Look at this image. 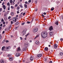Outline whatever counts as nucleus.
<instances>
[{
  "label": "nucleus",
  "mask_w": 63,
  "mask_h": 63,
  "mask_svg": "<svg viewBox=\"0 0 63 63\" xmlns=\"http://www.w3.org/2000/svg\"><path fill=\"white\" fill-rule=\"evenodd\" d=\"M41 35L43 38H45L47 36V32H42L41 33Z\"/></svg>",
  "instance_id": "1"
},
{
  "label": "nucleus",
  "mask_w": 63,
  "mask_h": 63,
  "mask_svg": "<svg viewBox=\"0 0 63 63\" xmlns=\"http://www.w3.org/2000/svg\"><path fill=\"white\" fill-rule=\"evenodd\" d=\"M38 30V28H36L33 29V32L34 33H36V32H37Z\"/></svg>",
  "instance_id": "2"
},
{
  "label": "nucleus",
  "mask_w": 63,
  "mask_h": 63,
  "mask_svg": "<svg viewBox=\"0 0 63 63\" xmlns=\"http://www.w3.org/2000/svg\"><path fill=\"white\" fill-rule=\"evenodd\" d=\"M10 49H11V47H7L5 48V51H8V50Z\"/></svg>",
  "instance_id": "3"
},
{
  "label": "nucleus",
  "mask_w": 63,
  "mask_h": 63,
  "mask_svg": "<svg viewBox=\"0 0 63 63\" xmlns=\"http://www.w3.org/2000/svg\"><path fill=\"white\" fill-rule=\"evenodd\" d=\"M10 49H11V47H7L5 48V51H8V50Z\"/></svg>",
  "instance_id": "4"
},
{
  "label": "nucleus",
  "mask_w": 63,
  "mask_h": 63,
  "mask_svg": "<svg viewBox=\"0 0 63 63\" xmlns=\"http://www.w3.org/2000/svg\"><path fill=\"white\" fill-rule=\"evenodd\" d=\"M25 32H26V31L24 30L22 32V33L23 34V36L25 34Z\"/></svg>",
  "instance_id": "5"
},
{
  "label": "nucleus",
  "mask_w": 63,
  "mask_h": 63,
  "mask_svg": "<svg viewBox=\"0 0 63 63\" xmlns=\"http://www.w3.org/2000/svg\"><path fill=\"white\" fill-rule=\"evenodd\" d=\"M34 57L33 56H31L30 58V60L31 61H33L34 60Z\"/></svg>",
  "instance_id": "6"
},
{
  "label": "nucleus",
  "mask_w": 63,
  "mask_h": 63,
  "mask_svg": "<svg viewBox=\"0 0 63 63\" xmlns=\"http://www.w3.org/2000/svg\"><path fill=\"white\" fill-rule=\"evenodd\" d=\"M20 55V54L19 53H17L16 54V56L17 57H18V56H19Z\"/></svg>",
  "instance_id": "7"
},
{
  "label": "nucleus",
  "mask_w": 63,
  "mask_h": 63,
  "mask_svg": "<svg viewBox=\"0 0 63 63\" xmlns=\"http://www.w3.org/2000/svg\"><path fill=\"white\" fill-rule=\"evenodd\" d=\"M16 19H17V17H15L14 18L13 20V21H15V22H16L17 20Z\"/></svg>",
  "instance_id": "8"
},
{
  "label": "nucleus",
  "mask_w": 63,
  "mask_h": 63,
  "mask_svg": "<svg viewBox=\"0 0 63 63\" xmlns=\"http://www.w3.org/2000/svg\"><path fill=\"white\" fill-rule=\"evenodd\" d=\"M49 30H50V31H51V30H53V27H52V26H51L50 27Z\"/></svg>",
  "instance_id": "9"
},
{
  "label": "nucleus",
  "mask_w": 63,
  "mask_h": 63,
  "mask_svg": "<svg viewBox=\"0 0 63 63\" xmlns=\"http://www.w3.org/2000/svg\"><path fill=\"white\" fill-rule=\"evenodd\" d=\"M39 43H40V42H39V41H35V43L36 44V45H39Z\"/></svg>",
  "instance_id": "10"
},
{
  "label": "nucleus",
  "mask_w": 63,
  "mask_h": 63,
  "mask_svg": "<svg viewBox=\"0 0 63 63\" xmlns=\"http://www.w3.org/2000/svg\"><path fill=\"white\" fill-rule=\"evenodd\" d=\"M42 55L41 54H39L37 55V56L38 57H41Z\"/></svg>",
  "instance_id": "11"
},
{
  "label": "nucleus",
  "mask_w": 63,
  "mask_h": 63,
  "mask_svg": "<svg viewBox=\"0 0 63 63\" xmlns=\"http://www.w3.org/2000/svg\"><path fill=\"white\" fill-rule=\"evenodd\" d=\"M20 4L19 5V6L20 8H23V6H22V3H20Z\"/></svg>",
  "instance_id": "12"
},
{
  "label": "nucleus",
  "mask_w": 63,
  "mask_h": 63,
  "mask_svg": "<svg viewBox=\"0 0 63 63\" xmlns=\"http://www.w3.org/2000/svg\"><path fill=\"white\" fill-rule=\"evenodd\" d=\"M55 23L56 25H58V21H56V23Z\"/></svg>",
  "instance_id": "13"
},
{
  "label": "nucleus",
  "mask_w": 63,
  "mask_h": 63,
  "mask_svg": "<svg viewBox=\"0 0 63 63\" xmlns=\"http://www.w3.org/2000/svg\"><path fill=\"white\" fill-rule=\"evenodd\" d=\"M28 44H26V43H25L24 44V47H28Z\"/></svg>",
  "instance_id": "14"
},
{
  "label": "nucleus",
  "mask_w": 63,
  "mask_h": 63,
  "mask_svg": "<svg viewBox=\"0 0 63 63\" xmlns=\"http://www.w3.org/2000/svg\"><path fill=\"white\" fill-rule=\"evenodd\" d=\"M54 47L55 48H56L57 47V45L56 44H55L54 46Z\"/></svg>",
  "instance_id": "15"
},
{
  "label": "nucleus",
  "mask_w": 63,
  "mask_h": 63,
  "mask_svg": "<svg viewBox=\"0 0 63 63\" xmlns=\"http://www.w3.org/2000/svg\"><path fill=\"white\" fill-rule=\"evenodd\" d=\"M20 47H18L17 49V51H20Z\"/></svg>",
  "instance_id": "16"
},
{
  "label": "nucleus",
  "mask_w": 63,
  "mask_h": 63,
  "mask_svg": "<svg viewBox=\"0 0 63 63\" xmlns=\"http://www.w3.org/2000/svg\"><path fill=\"white\" fill-rule=\"evenodd\" d=\"M6 6H5L4 5H3V9L4 10H5L6 9Z\"/></svg>",
  "instance_id": "17"
},
{
  "label": "nucleus",
  "mask_w": 63,
  "mask_h": 63,
  "mask_svg": "<svg viewBox=\"0 0 63 63\" xmlns=\"http://www.w3.org/2000/svg\"><path fill=\"white\" fill-rule=\"evenodd\" d=\"M19 9H20V7L19 6H18L16 8V10H18V11H19Z\"/></svg>",
  "instance_id": "18"
},
{
  "label": "nucleus",
  "mask_w": 63,
  "mask_h": 63,
  "mask_svg": "<svg viewBox=\"0 0 63 63\" xmlns=\"http://www.w3.org/2000/svg\"><path fill=\"white\" fill-rule=\"evenodd\" d=\"M28 35H29V34L28 33L27 34V35H26L25 36L26 37H25V40H26V38L27 36H28Z\"/></svg>",
  "instance_id": "19"
},
{
  "label": "nucleus",
  "mask_w": 63,
  "mask_h": 63,
  "mask_svg": "<svg viewBox=\"0 0 63 63\" xmlns=\"http://www.w3.org/2000/svg\"><path fill=\"white\" fill-rule=\"evenodd\" d=\"M1 63H4V61L3 60H1L0 61Z\"/></svg>",
  "instance_id": "20"
},
{
  "label": "nucleus",
  "mask_w": 63,
  "mask_h": 63,
  "mask_svg": "<svg viewBox=\"0 0 63 63\" xmlns=\"http://www.w3.org/2000/svg\"><path fill=\"white\" fill-rule=\"evenodd\" d=\"M45 50L46 51H47V50H48V48L47 47H46L45 48Z\"/></svg>",
  "instance_id": "21"
},
{
  "label": "nucleus",
  "mask_w": 63,
  "mask_h": 63,
  "mask_svg": "<svg viewBox=\"0 0 63 63\" xmlns=\"http://www.w3.org/2000/svg\"><path fill=\"white\" fill-rule=\"evenodd\" d=\"M26 50V48H23V51H25V50Z\"/></svg>",
  "instance_id": "22"
},
{
  "label": "nucleus",
  "mask_w": 63,
  "mask_h": 63,
  "mask_svg": "<svg viewBox=\"0 0 63 63\" xmlns=\"http://www.w3.org/2000/svg\"><path fill=\"white\" fill-rule=\"evenodd\" d=\"M9 59L10 61H12V57H9Z\"/></svg>",
  "instance_id": "23"
},
{
  "label": "nucleus",
  "mask_w": 63,
  "mask_h": 63,
  "mask_svg": "<svg viewBox=\"0 0 63 63\" xmlns=\"http://www.w3.org/2000/svg\"><path fill=\"white\" fill-rule=\"evenodd\" d=\"M52 33H53V32H51L50 33V36H52Z\"/></svg>",
  "instance_id": "24"
},
{
  "label": "nucleus",
  "mask_w": 63,
  "mask_h": 63,
  "mask_svg": "<svg viewBox=\"0 0 63 63\" xmlns=\"http://www.w3.org/2000/svg\"><path fill=\"white\" fill-rule=\"evenodd\" d=\"M39 37V35H37L34 38V39H36V38L37 37Z\"/></svg>",
  "instance_id": "25"
},
{
  "label": "nucleus",
  "mask_w": 63,
  "mask_h": 63,
  "mask_svg": "<svg viewBox=\"0 0 63 63\" xmlns=\"http://www.w3.org/2000/svg\"><path fill=\"white\" fill-rule=\"evenodd\" d=\"M19 22L18 21H17L16 23V25H18L19 24Z\"/></svg>",
  "instance_id": "26"
},
{
  "label": "nucleus",
  "mask_w": 63,
  "mask_h": 63,
  "mask_svg": "<svg viewBox=\"0 0 63 63\" xmlns=\"http://www.w3.org/2000/svg\"><path fill=\"white\" fill-rule=\"evenodd\" d=\"M63 53H62V52H61L60 53V55H63Z\"/></svg>",
  "instance_id": "27"
},
{
  "label": "nucleus",
  "mask_w": 63,
  "mask_h": 63,
  "mask_svg": "<svg viewBox=\"0 0 63 63\" xmlns=\"http://www.w3.org/2000/svg\"><path fill=\"white\" fill-rule=\"evenodd\" d=\"M54 10V8L53 7H52L51 8V11H53Z\"/></svg>",
  "instance_id": "28"
},
{
  "label": "nucleus",
  "mask_w": 63,
  "mask_h": 63,
  "mask_svg": "<svg viewBox=\"0 0 63 63\" xmlns=\"http://www.w3.org/2000/svg\"><path fill=\"white\" fill-rule=\"evenodd\" d=\"M11 14L12 16H13L14 15V13L13 12H12Z\"/></svg>",
  "instance_id": "29"
},
{
  "label": "nucleus",
  "mask_w": 63,
  "mask_h": 63,
  "mask_svg": "<svg viewBox=\"0 0 63 63\" xmlns=\"http://www.w3.org/2000/svg\"><path fill=\"white\" fill-rule=\"evenodd\" d=\"M37 0H35V4H37Z\"/></svg>",
  "instance_id": "30"
},
{
  "label": "nucleus",
  "mask_w": 63,
  "mask_h": 63,
  "mask_svg": "<svg viewBox=\"0 0 63 63\" xmlns=\"http://www.w3.org/2000/svg\"><path fill=\"white\" fill-rule=\"evenodd\" d=\"M24 6H25V8H27V5L25 4L24 5Z\"/></svg>",
  "instance_id": "31"
},
{
  "label": "nucleus",
  "mask_w": 63,
  "mask_h": 63,
  "mask_svg": "<svg viewBox=\"0 0 63 63\" xmlns=\"http://www.w3.org/2000/svg\"><path fill=\"white\" fill-rule=\"evenodd\" d=\"M31 23V22L29 21H27V23H28V24H29V23Z\"/></svg>",
  "instance_id": "32"
},
{
  "label": "nucleus",
  "mask_w": 63,
  "mask_h": 63,
  "mask_svg": "<svg viewBox=\"0 0 63 63\" xmlns=\"http://www.w3.org/2000/svg\"><path fill=\"white\" fill-rule=\"evenodd\" d=\"M47 58H45L44 61H47Z\"/></svg>",
  "instance_id": "33"
},
{
  "label": "nucleus",
  "mask_w": 63,
  "mask_h": 63,
  "mask_svg": "<svg viewBox=\"0 0 63 63\" xmlns=\"http://www.w3.org/2000/svg\"><path fill=\"white\" fill-rule=\"evenodd\" d=\"M11 56V54H9L8 55V57H10V56Z\"/></svg>",
  "instance_id": "34"
},
{
  "label": "nucleus",
  "mask_w": 63,
  "mask_h": 63,
  "mask_svg": "<svg viewBox=\"0 0 63 63\" xmlns=\"http://www.w3.org/2000/svg\"><path fill=\"white\" fill-rule=\"evenodd\" d=\"M25 24V23H24V22L22 23H21L22 25H24V24Z\"/></svg>",
  "instance_id": "35"
},
{
  "label": "nucleus",
  "mask_w": 63,
  "mask_h": 63,
  "mask_svg": "<svg viewBox=\"0 0 63 63\" xmlns=\"http://www.w3.org/2000/svg\"><path fill=\"white\" fill-rule=\"evenodd\" d=\"M2 27H0V30L1 31L2 30Z\"/></svg>",
  "instance_id": "36"
},
{
  "label": "nucleus",
  "mask_w": 63,
  "mask_h": 63,
  "mask_svg": "<svg viewBox=\"0 0 63 63\" xmlns=\"http://www.w3.org/2000/svg\"><path fill=\"white\" fill-rule=\"evenodd\" d=\"M2 11V9L1 8H0V12H1Z\"/></svg>",
  "instance_id": "37"
},
{
  "label": "nucleus",
  "mask_w": 63,
  "mask_h": 63,
  "mask_svg": "<svg viewBox=\"0 0 63 63\" xmlns=\"http://www.w3.org/2000/svg\"><path fill=\"white\" fill-rule=\"evenodd\" d=\"M11 24H13V21H11Z\"/></svg>",
  "instance_id": "38"
},
{
  "label": "nucleus",
  "mask_w": 63,
  "mask_h": 63,
  "mask_svg": "<svg viewBox=\"0 0 63 63\" xmlns=\"http://www.w3.org/2000/svg\"><path fill=\"white\" fill-rule=\"evenodd\" d=\"M7 5L8 6H9V5H10V3H9V2H8L7 4Z\"/></svg>",
  "instance_id": "39"
},
{
  "label": "nucleus",
  "mask_w": 63,
  "mask_h": 63,
  "mask_svg": "<svg viewBox=\"0 0 63 63\" xmlns=\"http://www.w3.org/2000/svg\"><path fill=\"white\" fill-rule=\"evenodd\" d=\"M6 41V39H5L3 41V43H4V42H5V41Z\"/></svg>",
  "instance_id": "40"
},
{
  "label": "nucleus",
  "mask_w": 63,
  "mask_h": 63,
  "mask_svg": "<svg viewBox=\"0 0 63 63\" xmlns=\"http://www.w3.org/2000/svg\"><path fill=\"white\" fill-rule=\"evenodd\" d=\"M10 3H12V2H13V1H12V0H11L10 1Z\"/></svg>",
  "instance_id": "41"
},
{
  "label": "nucleus",
  "mask_w": 63,
  "mask_h": 63,
  "mask_svg": "<svg viewBox=\"0 0 63 63\" xmlns=\"http://www.w3.org/2000/svg\"><path fill=\"white\" fill-rule=\"evenodd\" d=\"M60 40L61 41H63V39H62V38H61L60 39Z\"/></svg>",
  "instance_id": "42"
},
{
  "label": "nucleus",
  "mask_w": 63,
  "mask_h": 63,
  "mask_svg": "<svg viewBox=\"0 0 63 63\" xmlns=\"http://www.w3.org/2000/svg\"><path fill=\"white\" fill-rule=\"evenodd\" d=\"M20 40H22L23 39V38H22V37H20Z\"/></svg>",
  "instance_id": "43"
},
{
  "label": "nucleus",
  "mask_w": 63,
  "mask_h": 63,
  "mask_svg": "<svg viewBox=\"0 0 63 63\" xmlns=\"http://www.w3.org/2000/svg\"><path fill=\"white\" fill-rule=\"evenodd\" d=\"M29 2L30 3H31V0H29Z\"/></svg>",
  "instance_id": "44"
},
{
  "label": "nucleus",
  "mask_w": 63,
  "mask_h": 63,
  "mask_svg": "<svg viewBox=\"0 0 63 63\" xmlns=\"http://www.w3.org/2000/svg\"><path fill=\"white\" fill-rule=\"evenodd\" d=\"M11 8H12V9H13L14 8V7L13 6H11Z\"/></svg>",
  "instance_id": "45"
},
{
  "label": "nucleus",
  "mask_w": 63,
  "mask_h": 63,
  "mask_svg": "<svg viewBox=\"0 0 63 63\" xmlns=\"http://www.w3.org/2000/svg\"><path fill=\"white\" fill-rule=\"evenodd\" d=\"M5 26H6V25H4L2 27H4Z\"/></svg>",
  "instance_id": "46"
},
{
  "label": "nucleus",
  "mask_w": 63,
  "mask_h": 63,
  "mask_svg": "<svg viewBox=\"0 0 63 63\" xmlns=\"http://www.w3.org/2000/svg\"><path fill=\"white\" fill-rule=\"evenodd\" d=\"M25 15V13H23V16H24Z\"/></svg>",
  "instance_id": "47"
},
{
  "label": "nucleus",
  "mask_w": 63,
  "mask_h": 63,
  "mask_svg": "<svg viewBox=\"0 0 63 63\" xmlns=\"http://www.w3.org/2000/svg\"><path fill=\"white\" fill-rule=\"evenodd\" d=\"M17 6H18L17 4H16L15 5V7H17Z\"/></svg>",
  "instance_id": "48"
},
{
  "label": "nucleus",
  "mask_w": 63,
  "mask_h": 63,
  "mask_svg": "<svg viewBox=\"0 0 63 63\" xmlns=\"http://www.w3.org/2000/svg\"><path fill=\"white\" fill-rule=\"evenodd\" d=\"M1 21H4V19H3L2 18L1 19Z\"/></svg>",
  "instance_id": "49"
},
{
  "label": "nucleus",
  "mask_w": 63,
  "mask_h": 63,
  "mask_svg": "<svg viewBox=\"0 0 63 63\" xmlns=\"http://www.w3.org/2000/svg\"><path fill=\"white\" fill-rule=\"evenodd\" d=\"M10 18H11V16H9L8 18V19H10Z\"/></svg>",
  "instance_id": "50"
},
{
  "label": "nucleus",
  "mask_w": 63,
  "mask_h": 63,
  "mask_svg": "<svg viewBox=\"0 0 63 63\" xmlns=\"http://www.w3.org/2000/svg\"><path fill=\"white\" fill-rule=\"evenodd\" d=\"M6 43H8V42H9V41H8V40H6Z\"/></svg>",
  "instance_id": "51"
},
{
  "label": "nucleus",
  "mask_w": 63,
  "mask_h": 63,
  "mask_svg": "<svg viewBox=\"0 0 63 63\" xmlns=\"http://www.w3.org/2000/svg\"><path fill=\"white\" fill-rule=\"evenodd\" d=\"M2 25H3V24H1L0 25V26H1V27H2Z\"/></svg>",
  "instance_id": "52"
},
{
  "label": "nucleus",
  "mask_w": 63,
  "mask_h": 63,
  "mask_svg": "<svg viewBox=\"0 0 63 63\" xmlns=\"http://www.w3.org/2000/svg\"><path fill=\"white\" fill-rule=\"evenodd\" d=\"M8 10H10V7H8Z\"/></svg>",
  "instance_id": "53"
},
{
  "label": "nucleus",
  "mask_w": 63,
  "mask_h": 63,
  "mask_svg": "<svg viewBox=\"0 0 63 63\" xmlns=\"http://www.w3.org/2000/svg\"><path fill=\"white\" fill-rule=\"evenodd\" d=\"M42 16H43V17H45V16H44V15L43 14L42 15Z\"/></svg>",
  "instance_id": "54"
},
{
  "label": "nucleus",
  "mask_w": 63,
  "mask_h": 63,
  "mask_svg": "<svg viewBox=\"0 0 63 63\" xmlns=\"http://www.w3.org/2000/svg\"><path fill=\"white\" fill-rule=\"evenodd\" d=\"M4 33H5V31H3V32H2V34H4Z\"/></svg>",
  "instance_id": "55"
},
{
  "label": "nucleus",
  "mask_w": 63,
  "mask_h": 63,
  "mask_svg": "<svg viewBox=\"0 0 63 63\" xmlns=\"http://www.w3.org/2000/svg\"><path fill=\"white\" fill-rule=\"evenodd\" d=\"M61 17L62 18V19H63V16H62Z\"/></svg>",
  "instance_id": "56"
},
{
  "label": "nucleus",
  "mask_w": 63,
  "mask_h": 63,
  "mask_svg": "<svg viewBox=\"0 0 63 63\" xmlns=\"http://www.w3.org/2000/svg\"><path fill=\"white\" fill-rule=\"evenodd\" d=\"M49 63H52V61H50V62Z\"/></svg>",
  "instance_id": "57"
},
{
  "label": "nucleus",
  "mask_w": 63,
  "mask_h": 63,
  "mask_svg": "<svg viewBox=\"0 0 63 63\" xmlns=\"http://www.w3.org/2000/svg\"><path fill=\"white\" fill-rule=\"evenodd\" d=\"M35 11H36V12H37V11H38V9H35Z\"/></svg>",
  "instance_id": "58"
},
{
  "label": "nucleus",
  "mask_w": 63,
  "mask_h": 63,
  "mask_svg": "<svg viewBox=\"0 0 63 63\" xmlns=\"http://www.w3.org/2000/svg\"><path fill=\"white\" fill-rule=\"evenodd\" d=\"M5 46H3L2 47V48H3L4 49V48H5Z\"/></svg>",
  "instance_id": "59"
},
{
  "label": "nucleus",
  "mask_w": 63,
  "mask_h": 63,
  "mask_svg": "<svg viewBox=\"0 0 63 63\" xmlns=\"http://www.w3.org/2000/svg\"><path fill=\"white\" fill-rule=\"evenodd\" d=\"M21 17V15H20L19 16V17H20H20Z\"/></svg>",
  "instance_id": "60"
},
{
  "label": "nucleus",
  "mask_w": 63,
  "mask_h": 63,
  "mask_svg": "<svg viewBox=\"0 0 63 63\" xmlns=\"http://www.w3.org/2000/svg\"><path fill=\"white\" fill-rule=\"evenodd\" d=\"M3 24H5V22H3Z\"/></svg>",
  "instance_id": "61"
},
{
  "label": "nucleus",
  "mask_w": 63,
  "mask_h": 63,
  "mask_svg": "<svg viewBox=\"0 0 63 63\" xmlns=\"http://www.w3.org/2000/svg\"><path fill=\"white\" fill-rule=\"evenodd\" d=\"M17 14H19V11H17Z\"/></svg>",
  "instance_id": "62"
},
{
  "label": "nucleus",
  "mask_w": 63,
  "mask_h": 63,
  "mask_svg": "<svg viewBox=\"0 0 63 63\" xmlns=\"http://www.w3.org/2000/svg\"><path fill=\"white\" fill-rule=\"evenodd\" d=\"M44 15H46V13L45 12L44 13Z\"/></svg>",
  "instance_id": "63"
},
{
  "label": "nucleus",
  "mask_w": 63,
  "mask_h": 63,
  "mask_svg": "<svg viewBox=\"0 0 63 63\" xmlns=\"http://www.w3.org/2000/svg\"><path fill=\"white\" fill-rule=\"evenodd\" d=\"M25 4H27V1H26L25 2Z\"/></svg>",
  "instance_id": "64"
}]
</instances>
